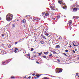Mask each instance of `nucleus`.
Masks as SVG:
<instances>
[{
    "label": "nucleus",
    "mask_w": 79,
    "mask_h": 79,
    "mask_svg": "<svg viewBox=\"0 0 79 79\" xmlns=\"http://www.w3.org/2000/svg\"><path fill=\"white\" fill-rule=\"evenodd\" d=\"M23 26H24V27H25V25H24Z\"/></svg>",
    "instance_id": "56"
},
{
    "label": "nucleus",
    "mask_w": 79,
    "mask_h": 79,
    "mask_svg": "<svg viewBox=\"0 0 79 79\" xmlns=\"http://www.w3.org/2000/svg\"><path fill=\"white\" fill-rule=\"evenodd\" d=\"M38 64H40V63L38 61H37L36 62Z\"/></svg>",
    "instance_id": "40"
},
{
    "label": "nucleus",
    "mask_w": 79,
    "mask_h": 79,
    "mask_svg": "<svg viewBox=\"0 0 79 79\" xmlns=\"http://www.w3.org/2000/svg\"><path fill=\"white\" fill-rule=\"evenodd\" d=\"M2 50H0V53H1V51H2Z\"/></svg>",
    "instance_id": "57"
},
{
    "label": "nucleus",
    "mask_w": 79,
    "mask_h": 79,
    "mask_svg": "<svg viewBox=\"0 0 79 79\" xmlns=\"http://www.w3.org/2000/svg\"><path fill=\"white\" fill-rule=\"evenodd\" d=\"M75 51H77V49L76 48L75 49Z\"/></svg>",
    "instance_id": "45"
},
{
    "label": "nucleus",
    "mask_w": 79,
    "mask_h": 79,
    "mask_svg": "<svg viewBox=\"0 0 79 79\" xmlns=\"http://www.w3.org/2000/svg\"><path fill=\"white\" fill-rule=\"evenodd\" d=\"M53 19H54V20H55V18H54Z\"/></svg>",
    "instance_id": "61"
},
{
    "label": "nucleus",
    "mask_w": 79,
    "mask_h": 79,
    "mask_svg": "<svg viewBox=\"0 0 79 79\" xmlns=\"http://www.w3.org/2000/svg\"><path fill=\"white\" fill-rule=\"evenodd\" d=\"M58 3H60V5L62 4V7L63 9L64 10H67V6H66V5H65V4L64 3V2L63 1H61L60 0L58 1Z\"/></svg>",
    "instance_id": "2"
},
{
    "label": "nucleus",
    "mask_w": 79,
    "mask_h": 79,
    "mask_svg": "<svg viewBox=\"0 0 79 79\" xmlns=\"http://www.w3.org/2000/svg\"><path fill=\"white\" fill-rule=\"evenodd\" d=\"M0 54H1V55H4V54H5V53H4V52L2 50L1 51Z\"/></svg>",
    "instance_id": "6"
},
{
    "label": "nucleus",
    "mask_w": 79,
    "mask_h": 79,
    "mask_svg": "<svg viewBox=\"0 0 79 79\" xmlns=\"http://www.w3.org/2000/svg\"><path fill=\"white\" fill-rule=\"evenodd\" d=\"M48 15H49V14H48V13L45 14V16H48Z\"/></svg>",
    "instance_id": "21"
},
{
    "label": "nucleus",
    "mask_w": 79,
    "mask_h": 79,
    "mask_svg": "<svg viewBox=\"0 0 79 79\" xmlns=\"http://www.w3.org/2000/svg\"><path fill=\"white\" fill-rule=\"evenodd\" d=\"M56 48H60V45H57L56 46Z\"/></svg>",
    "instance_id": "10"
},
{
    "label": "nucleus",
    "mask_w": 79,
    "mask_h": 79,
    "mask_svg": "<svg viewBox=\"0 0 79 79\" xmlns=\"http://www.w3.org/2000/svg\"><path fill=\"white\" fill-rule=\"evenodd\" d=\"M40 75H35L36 76H37V77H40V76H41L42 75V74H40Z\"/></svg>",
    "instance_id": "13"
},
{
    "label": "nucleus",
    "mask_w": 79,
    "mask_h": 79,
    "mask_svg": "<svg viewBox=\"0 0 79 79\" xmlns=\"http://www.w3.org/2000/svg\"><path fill=\"white\" fill-rule=\"evenodd\" d=\"M41 35V36H43V35Z\"/></svg>",
    "instance_id": "59"
},
{
    "label": "nucleus",
    "mask_w": 79,
    "mask_h": 79,
    "mask_svg": "<svg viewBox=\"0 0 79 79\" xmlns=\"http://www.w3.org/2000/svg\"><path fill=\"white\" fill-rule=\"evenodd\" d=\"M73 51V53H75V51H74V49H73L72 50Z\"/></svg>",
    "instance_id": "26"
},
{
    "label": "nucleus",
    "mask_w": 79,
    "mask_h": 79,
    "mask_svg": "<svg viewBox=\"0 0 79 79\" xmlns=\"http://www.w3.org/2000/svg\"><path fill=\"white\" fill-rule=\"evenodd\" d=\"M69 25H71L72 24V22L70 20L69 21Z\"/></svg>",
    "instance_id": "7"
},
{
    "label": "nucleus",
    "mask_w": 79,
    "mask_h": 79,
    "mask_svg": "<svg viewBox=\"0 0 79 79\" xmlns=\"http://www.w3.org/2000/svg\"><path fill=\"white\" fill-rule=\"evenodd\" d=\"M52 56V54H50L49 56L50 57Z\"/></svg>",
    "instance_id": "27"
},
{
    "label": "nucleus",
    "mask_w": 79,
    "mask_h": 79,
    "mask_svg": "<svg viewBox=\"0 0 79 79\" xmlns=\"http://www.w3.org/2000/svg\"><path fill=\"white\" fill-rule=\"evenodd\" d=\"M27 56H30V54H29V53H28V55H27Z\"/></svg>",
    "instance_id": "44"
},
{
    "label": "nucleus",
    "mask_w": 79,
    "mask_h": 79,
    "mask_svg": "<svg viewBox=\"0 0 79 79\" xmlns=\"http://www.w3.org/2000/svg\"><path fill=\"white\" fill-rule=\"evenodd\" d=\"M53 53L54 54H55V55H56V54H57V53H56V52H55V51H53Z\"/></svg>",
    "instance_id": "19"
},
{
    "label": "nucleus",
    "mask_w": 79,
    "mask_h": 79,
    "mask_svg": "<svg viewBox=\"0 0 79 79\" xmlns=\"http://www.w3.org/2000/svg\"><path fill=\"white\" fill-rule=\"evenodd\" d=\"M78 18H79V17L77 16H75V19H78Z\"/></svg>",
    "instance_id": "25"
},
{
    "label": "nucleus",
    "mask_w": 79,
    "mask_h": 79,
    "mask_svg": "<svg viewBox=\"0 0 79 79\" xmlns=\"http://www.w3.org/2000/svg\"><path fill=\"white\" fill-rule=\"evenodd\" d=\"M22 23H26V20H25V19H24L23 20Z\"/></svg>",
    "instance_id": "14"
},
{
    "label": "nucleus",
    "mask_w": 79,
    "mask_h": 79,
    "mask_svg": "<svg viewBox=\"0 0 79 79\" xmlns=\"http://www.w3.org/2000/svg\"><path fill=\"white\" fill-rule=\"evenodd\" d=\"M29 50H31V48H29Z\"/></svg>",
    "instance_id": "54"
},
{
    "label": "nucleus",
    "mask_w": 79,
    "mask_h": 79,
    "mask_svg": "<svg viewBox=\"0 0 79 79\" xmlns=\"http://www.w3.org/2000/svg\"><path fill=\"white\" fill-rule=\"evenodd\" d=\"M71 47H72V46H71V45H70V48H71Z\"/></svg>",
    "instance_id": "51"
},
{
    "label": "nucleus",
    "mask_w": 79,
    "mask_h": 79,
    "mask_svg": "<svg viewBox=\"0 0 79 79\" xmlns=\"http://www.w3.org/2000/svg\"><path fill=\"white\" fill-rule=\"evenodd\" d=\"M48 37H50V36H48Z\"/></svg>",
    "instance_id": "63"
},
{
    "label": "nucleus",
    "mask_w": 79,
    "mask_h": 79,
    "mask_svg": "<svg viewBox=\"0 0 79 79\" xmlns=\"http://www.w3.org/2000/svg\"><path fill=\"white\" fill-rule=\"evenodd\" d=\"M76 45V46H77V45Z\"/></svg>",
    "instance_id": "64"
},
{
    "label": "nucleus",
    "mask_w": 79,
    "mask_h": 79,
    "mask_svg": "<svg viewBox=\"0 0 79 79\" xmlns=\"http://www.w3.org/2000/svg\"><path fill=\"white\" fill-rule=\"evenodd\" d=\"M63 54H64V55H65V56H68L67 55H66V53H63Z\"/></svg>",
    "instance_id": "20"
},
{
    "label": "nucleus",
    "mask_w": 79,
    "mask_h": 79,
    "mask_svg": "<svg viewBox=\"0 0 79 79\" xmlns=\"http://www.w3.org/2000/svg\"><path fill=\"white\" fill-rule=\"evenodd\" d=\"M76 18V16H74L73 17V19H74V18Z\"/></svg>",
    "instance_id": "35"
},
{
    "label": "nucleus",
    "mask_w": 79,
    "mask_h": 79,
    "mask_svg": "<svg viewBox=\"0 0 79 79\" xmlns=\"http://www.w3.org/2000/svg\"><path fill=\"white\" fill-rule=\"evenodd\" d=\"M32 76H35V73H33L32 74Z\"/></svg>",
    "instance_id": "39"
},
{
    "label": "nucleus",
    "mask_w": 79,
    "mask_h": 79,
    "mask_svg": "<svg viewBox=\"0 0 79 79\" xmlns=\"http://www.w3.org/2000/svg\"><path fill=\"white\" fill-rule=\"evenodd\" d=\"M44 79H47V78L46 77H44Z\"/></svg>",
    "instance_id": "43"
},
{
    "label": "nucleus",
    "mask_w": 79,
    "mask_h": 79,
    "mask_svg": "<svg viewBox=\"0 0 79 79\" xmlns=\"http://www.w3.org/2000/svg\"><path fill=\"white\" fill-rule=\"evenodd\" d=\"M47 32L45 30L44 31V34H47Z\"/></svg>",
    "instance_id": "36"
},
{
    "label": "nucleus",
    "mask_w": 79,
    "mask_h": 79,
    "mask_svg": "<svg viewBox=\"0 0 79 79\" xmlns=\"http://www.w3.org/2000/svg\"><path fill=\"white\" fill-rule=\"evenodd\" d=\"M9 48H11V46H10V45L8 46Z\"/></svg>",
    "instance_id": "33"
},
{
    "label": "nucleus",
    "mask_w": 79,
    "mask_h": 79,
    "mask_svg": "<svg viewBox=\"0 0 79 79\" xmlns=\"http://www.w3.org/2000/svg\"><path fill=\"white\" fill-rule=\"evenodd\" d=\"M13 19V15L9 13L6 16V20L9 22H10L11 21H12Z\"/></svg>",
    "instance_id": "1"
},
{
    "label": "nucleus",
    "mask_w": 79,
    "mask_h": 79,
    "mask_svg": "<svg viewBox=\"0 0 79 79\" xmlns=\"http://www.w3.org/2000/svg\"><path fill=\"white\" fill-rule=\"evenodd\" d=\"M15 52L16 53H17V52L16 51H15Z\"/></svg>",
    "instance_id": "46"
},
{
    "label": "nucleus",
    "mask_w": 79,
    "mask_h": 79,
    "mask_svg": "<svg viewBox=\"0 0 79 79\" xmlns=\"http://www.w3.org/2000/svg\"><path fill=\"white\" fill-rule=\"evenodd\" d=\"M36 56H35V55L34 56V57H36Z\"/></svg>",
    "instance_id": "49"
},
{
    "label": "nucleus",
    "mask_w": 79,
    "mask_h": 79,
    "mask_svg": "<svg viewBox=\"0 0 79 79\" xmlns=\"http://www.w3.org/2000/svg\"><path fill=\"white\" fill-rule=\"evenodd\" d=\"M30 49H31L30 51H31V52H32V51L34 50V48H31Z\"/></svg>",
    "instance_id": "17"
},
{
    "label": "nucleus",
    "mask_w": 79,
    "mask_h": 79,
    "mask_svg": "<svg viewBox=\"0 0 79 79\" xmlns=\"http://www.w3.org/2000/svg\"><path fill=\"white\" fill-rule=\"evenodd\" d=\"M2 19V18H0V20H1Z\"/></svg>",
    "instance_id": "53"
},
{
    "label": "nucleus",
    "mask_w": 79,
    "mask_h": 79,
    "mask_svg": "<svg viewBox=\"0 0 79 79\" xmlns=\"http://www.w3.org/2000/svg\"><path fill=\"white\" fill-rule=\"evenodd\" d=\"M19 40V42H22V41H23V40Z\"/></svg>",
    "instance_id": "32"
},
{
    "label": "nucleus",
    "mask_w": 79,
    "mask_h": 79,
    "mask_svg": "<svg viewBox=\"0 0 79 79\" xmlns=\"http://www.w3.org/2000/svg\"><path fill=\"white\" fill-rule=\"evenodd\" d=\"M56 69L57 70L56 71V73H61L63 71V69L61 68H57Z\"/></svg>",
    "instance_id": "4"
},
{
    "label": "nucleus",
    "mask_w": 79,
    "mask_h": 79,
    "mask_svg": "<svg viewBox=\"0 0 79 79\" xmlns=\"http://www.w3.org/2000/svg\"><path fill=\"white\" fill-rule=\"evenodd\" d=\"M10 46H11V47L13 45V44H10Z\"/></svg>",
    "instance_id": "47"
},
{
    "label": "nucleus",
    "mask_w": 79,
    "mask_h": 79,
    "mask_svg": "<svg viewBox=\"0 0 79 79\" xmlns=\"http://www.w3.org/2000/svg\"><path fill=\"white\" fill-rule=\"evenodd\" d=\"M74 35H73V36H74Z\"/></svg>",
    "instance_id": "62"
},
{
    "label": "nucleus",
    "mask_w": 79,
    "mask_h": 79,
    "mask_svg": "<svg viewBox=\"0 0 79 79\" xmlns=\"http://www.w3.org/2000/svg\"><path fill=\"white\" fill-rule=\"evenodd\" d=\"M17 21H19V20H18V19H17Z\"/></svg>",
    "instance_id": "60"
},
{
    "label": "nucleus",
    "mask_w": 79,
    "mask_h": 79,
    "mask_svg": "<svg viewBox=\"0 0 79 79\" xmlns=\"http://www.w3.org/2000/svg\"><path fill=\"white\" fill-rule=\"evenodd\" d=\"M53 5L52 6H50V7L52 10V11H53L54 10H55V5H54V4H53Z\"/></svg>",
    "instance_id": "5"
},
{
    "label": "nucleus",
    "mask_w": 79,
    "mask_h": 79,
    "mask_svg": "<svg viewBox=\"0 0 79 79\" xmlns=\"http://www.w3.org/2000/svg\"><path fill=\"white\" fill-rule=\"evenodd\" d=\"M78 74H79V73H76V76H78Z\"/></svg>",
    "instance_id": "28"
},
{
    "label": "nucleus",
    "mask_w": 79,
    "mask_h": 79,
    "mask_svg": "<svg viewBox=\"0 0 79 79\" xmlns=\"http://www.w3.org/2000/svg\"><path fill=\"white\" fill-rule=\"evenodd\" d=\"M44 35H46V36H48V35H49V34L47 33H44Z\"/></svg>",
    "instance_id": "15"
},
{
    "label": "nucleus",
    "mask_w": 79,
    "mask_h": 79,
    "mask_svg": "<svg viewBox=\"0 0 79 79\" xmlns=\"http://www.w3.org/2000/svg\"><path fill=\"white\" fill-rule=\"evenodd\" d=\"M30 56H29L28 57V58H29V59H30Z\"/></svg>",
    "instance_id": "50"
},
{
    "label": "nucleus",
    "mask_w": 79,
    "mask_h": 79,
    "mask_svg": "<svg viewBox=\"0 0 79 79\" xmlns=\"http://www.w3.org/2000/svg\"><path fill=\"white\" fill-rule=\"evenodd\" d=\"M12 60L13 58H11L10 59H9L8 60H6L5 62H3L2 63V65H5L6 64H8V63L10 61H11Z\"/></svg>",
    "instance_id": "3"
},
{
    "label": "nucleus",
    "mask_w": 79,
    "mask_h": 79,
    "mask_svg": "<svg viewBox=\"0 0 79 79\" xmlns=\"http://www.w3.org/2000/svg\"><path fill=\"white\" fill-rule=\"evenodd\" d=\"M43 57H44V58H47V57L45 56H43Z\"/></svg>",
    "instance_id": "23"
},
{
    "label": "nucleus",
    "mask_w": 79,
    "mask_h": 79,
    "mask_svg": "<svg viewBox=\"0 0 79 79\" xmlns=\"http://www.w3.org/2000/svg\"><path fill=\"white\" fill-rule=\"evenodd\" d=\"M1 35L2 36V37H4V34H2Z\"/></svg>",
    "instance_id": "31"
},
{
    "label": "nucleus",
    "mask_w": 79,
    "mask_h": 79,
    "mask_svg": "<svg viewBox=\"0 0 79 79\" xmlns=\"http://www.w3.org/2000/svg\"><path fill=\"white\" fill-rule=\"evenodd\" d=\"M18 44V42H15V45H16V44Z\"/></svg>",
    "instance_id": "34"
},
{
    "label": "nucleus",
    "mask_w": 79,
    "mask_h": 79,
    "mask_svg": "<svg viewBox=\"0 0 79 79\" xmlns=\"http://www.w3.org/2000/svg\"><path fill=\"white\" fill-rule=\"evenodd\" d=\"M57 61H58V62H60V59H58L57 60Z\"/></svg>",
    "instance_id": "29"
},
{
    "label": "nucleus",
    "mask_w": 79,
    "mask_h": 79,
    "mask_svg": "<svg viewBox=\"0 0 79 79\" xmlns=\"http://www.w3.org/2000/svg\"><path fill=\"white\" fill-rule=\"evenodd\" d=\"M65 52H68V50H66L65 51Z\"/></svg>",
    "instance_id": "30"
},
{
    "label": "nucleus",
    "mask_w": 79,
    "mask_h": 79,
    "mask_svg": "<svg viewBox=\"0 0 79 79\" xmlns=\"http://www.w3.org/2000/svg\"><path fill=\"white\" fill-rule=\"evenodd\" d=\"M42 52H41L40 53H38V54L39 55V56H41L42 55Z\"/></svg>",
    "instance_id": "16"
},
{
    "label": "nucleus",
    "mask_w": 79,
    "mask_h": 79,
    "mask_svg": "<svg viewBox=\"0 0 79 79\" xmlns=\"http://www.w3.org/2000/svg\"><path fill=\"white\" fill-rule=\"evenodd\" d=\"M28 79H31V76H30L28 77Z\"/></svg>",
    "instance_id": "42"
},
{
    "label": "nucleus",
    "mask_w": 79,
    "mask_h": 79,
    "mask_svg": "<svg viewBox=\"0 0 79 79\" xmlns=\"http://www.w3.org/2000/svg\"><path fill=\"white\" fill-rule=\"evenodd\" d=\"M42 16H43V15H44V13H42Z\"/></svg>",
    "instance_id": "38"
},
{
    "label": "nucleus",
    "mask_w": 79,
    "mask_h": 79,
    "mask_svg": "<svg viewBox=\"0 0 79 79\" xmlns=\"http://www.w3.org/2000/svg\"><path fill=\"white\" fill-rule=\"evenodd\" d=\"M34 53H35V51L34 52Z\"/></svg>",
    "instance_id": "55"
},
{
    "label": "nucleus",
    "mask_w": 79,
    "mask_h": 79,
    "mask_svg": "<svg viewBox=\"0 0 79 79\" xmlns=\"http://www.w3.org/2000/svg\"><path fill=\"white\" fill-rule=\"evenodd\" d=\"M73 45H74V47H75V46H76V45H74V44H73Z\"/></svg>",
    "instance_id": "48"
},
{
    "label": "nucleus",
    "mask_w": 79,
    "mask_h": 79,
    "mask_svg": "<svg viewBox=\"0 0 79 79\" xmlns=\"http://www.w3.org/2000/svg\"><path fill=\"white\" fill-rule=\"evenodd\" d=\"M12 27L13 28V27H15V25L14 24H13L12 25Z\"/></svg>",
    "instance_id": "18"
},
{
    "label": "nucleus",
    "mask_w": 79,
    "mask_h": 79,
    "mask_svg": "<svg viewBox=\"0 0 79 79\" xmlns=\"http://www.w3.org/2000/svg\"><path fill=\"white\" fill-rule=\"evenodd\" d=\"M10 78L11 79H15L16 78L14 76H12L11 77H10Z\"/></svg>",
    "instance_id": "8"
},
{
    "label": "nucleus",
    "mask_w": 79,
    "mask_h": 79,
    "mask_svg": "<svg viewBox=\"0 0 79 79\" xmlns=\"http://www.w3.org/2000/svg\"><path fill=\"white\" fill-rule=\"evenodd\" d=\"M16 50H18V48H15Z\"/></svg>",
    "instance_id": "52"
},
{
    "label": "nucleus",
    "mask_w": 79,
    "mask_h": 79,
    "mask_svg": "<svg viewBox=\"0 0 79 79\" xmlns=\"http://www.w3.org/2000/svg\"><path fill=\"white\" fill-rule=\"evenodd\" d=\"M35 78V79H38L39 77H36Z\"/></svg>",
    "instance_id": "37"
},
{
    "label": "nucleus",
    "mask_w": 79,
    "mask_h": 79,
    "mask_svg": "<svg viewBox=\"0 0 79 79\" xmlns=\"http://www.w3.org/2000/svg\"><path fill=\"white\" fill-rule=\"evenodd\" d=\"M44 53L45 55H47L48 53V52H44Z\"/></svg>",
    "instance_id": "11"
},
{
    "label": "nucleus",
    "mask_w": 79,
    "mask_h": 79,
    "mask_svg": "<svg viewBox=\"0 0 79 79\" xmlns=\"http://www.w3.org/2000/svg\"><path fill=\"white\" fill-rule=\"evenodd\" d=\"M30 16H31V15L28 16L27 17H30Z\"/></svg>",
    "instance_id": "58"
},
{
    "label": "nucleus",
    "mask_w": 79,
    "mask_h": 79,
    "mask_svg": "<svg viewBox=\"0 0 79 79\" xmlns=\"http://www.w3.org/2000/svg\"><path fill=\"white\" fill-rule=\"evenodd\" d=\"M42 37H43V38L44 39H47L46 38H45V37L44 35H43Z\"/></svg>",
    "instance_id": "22"
},
{
    "label": "nucleus",
    "mask_w": 79,
    "mask_h": 79,
    "mask_svg": "<svg viewBox=\"0 0 79 79\" xmlns=\"http://www.w3.org/2000/svg\"><path fill=\"white\" fill-rule=\"evenodd\" d=\"M77 8H74L73 9V11H77Z\"/></svg>",
    "instance_id": "9"
},
{
    "label": "nucleus",
    "mask_w": 79,
    "mask_h": 79,
    "mask_svg": "<svg viewBox=\"0 0 79 79\" xmlns=\"http://www.w3.org/2000/svg\"><path fill=\"white\" fill-rule=\"evenodd\" d=\"M40 42L41 44H44V42L42 41H40Z\"/></svg>",
    "instance_id": "12"
},
{
    "label": "nucleus",
    "mask_w": 79,
    "mask_h": 79,
    "mask_svg": "<svg viewBox=\"0 0 79 79\" xmlns=\"http://www.w3.org/2000/svg\"><path fill=\"white\" fill-rule=\"evenodd\" d=\"M60 18V15H58L57 16V19H59V18Z\"/></svg>",
    "instance_id": "24"
},
{
    "label": "nucleus",
    "mask_w": 79,
    "mask_h": 79,
    "mask_svg": "<svg viewBox=\"0 0 79 79\" xmlns=\"http://www.w3.org/2000/svg\"><path fill=\"white\" fill-rule=\"evenodd\" d=\"M28 16H30L29 15H26L25 17H26L27 18V17H28Z\"/></svg>",
    "instance_id": "41"
}]
</instances>
